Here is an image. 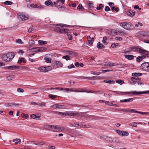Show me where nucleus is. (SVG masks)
<instances>
[{
  "mask_svg": "<svg viewBox=\"0 0 149 149\" xmlns=\"http://www.w3.org/2000/svg\"><path fill=\"white\" fill-rule=\"evenodd\" d=\"M67 52H68V53H67L68 54L71 55L72 56H75V52H74L70 51H67Z\"/></svg>",
  "mask_w": 149,
  "mask_h": 149,
  "instance_id": "42",
  "label": "nucleus"
},
{
  "mask_svg": "<svg viewBox=\"0 0 149 149\" xmlns=\"http://www.w3.org/2000/svg\"><path fill=\"white\" fill-rule=\"evenodd\" d=\"M15 55L14 53L12 52L6 53L2 56L3 60L6 62H8L13 59Z\"/></svg>",
  "mask_w": 149,
  "mask_h": 149,
  "instance_id": "2",
  "label": "nucleus"
},
{
  "mask_svg": "<svg viewBox=\"0 0 149 149\" xmlns=\"http://www.w3.org/2000/svg\"><path fill=\"white\" fill-rule=\"evenodd\" d=\"M7 68L10 70H15L16 69H18L19 68V67L15 66V65H11L10 66H7L6 67Z\"/></svg>",
  "mask_w": 149,
  "mask_h": 149,
  "instance_id": "22",
  "label": "nucleus"
},
{
  "mask_svg": "<svg viewBox=\"0 0 149 149\" xmlns=\"http://www.w3.org/2000/svg\"><path fill=\"white\" fill-rule=\"evenodd\" d=\"M13 141L15 142V144H20L21 142V140L20 139H14L13 140Z\"/></svg>",
  "mask_w": 149,
  "mask_h": 149,
  "instance_id": "32",
  "label": "nucleus"
},
{
  "mask_svg": "<svg viewBox=\"0 0 149 149\" xmlns=\"http://www.w3.org/2000/svg\"><path fill=\"white\" fill-rule=\"evenodd\" d=\"M34 4H28L27 6L28 8H34Z\"/></svg>",
  "mask_w": 149,
  "mask_h": 149,
  "instance_id": "50",
  "label": "nucleus"
},
{
  "mask_svg": "<svg viewBox=\"0 0 149 149\" xmlns=\"http://www.w3.org/2000/svg\"><path fill=\"white\" fill-rule=\"evenodd\" d=\"M129 112L138 113L139 111H136V110L135 109H129Z\"/></svg>",
  "mask_w": 149,
  "mask_h": 149,
  "instance_id": "38",
  "label": "nucleus"
},
{
  "mask_svg": "<svg viewBox=\"0 0 149 149\" xmlns=\"http://www.w3.org/2000/svg\"><path fill=\"white\" fill-rule=\"evenodd\" d=\"M70 126L72 127H78L79 126L81 127V126L78 123H71L70 124Z\"/></svg>",
  "mask_w": 149,
  "mask_h": 149,
  "instance_id": "24",
  "label": "nucleus"
},
{
  "mask_svg": "<svg viewBox=\"0 0 149 149\" xmlns=\"http://www.w3.org/2000/svg\"><path fill=\"white\" fill-rule=\"evenodd\" d=\"M139 78H135L134 77H132L131 78V80L130 81V83L132 85H134L137 83L138 79H139Z\"/></svg>",
  "mask_w": 149,
  "mask_h": 149,
  "instance_id": "16",
  "label": "nucleus"
},
{
  "mask_svg": "<svg viewBox=\"0 0 149 149\" xmlns=\"http://www.w3.org/2000/svg\"><path fill=\"white\" fill-rule=\"evenodd\" d=\"M107 40V38L106 37L104 36L103 37V39L102 40V42L105 45H107V42H106V41Z\"/></svg>",
  "mask_w": 149,
  "mask_h": 149,
  "instance_id": "47",
  "label": "nucleus"
},
{
  "mask_svg": "<svg viewBox=\"0 0 149 149\" xmlns=\"http://www.w3.org/2000/svg\"><path fill=\"white\" fill-rule=\"evenodd\" d=\"M54 62L53 65L58 68H62L63 66V63L60 61L56 60Z\"/></svg>",
  "mask_w": 149,
  "mask_h": 149,
  "instance_id": "10",
  "label": "nucleus"
},
{
  "mask_svg": "<svg viewBox=\"0 0 149 149\" xmlns=\"http://www.w3.org/2000/svg\"><path fill=\"white\" fill-rule=\"evenodd\" d=\"M142 75V74L141 73H136L135 72L132 73V75L133 76L137 77L140 76Z\"/></svg>",
  "mask_w": 149,
  "mask_h": 149,
  "instance_id": "35",
  "label": "nucleus"
},
{
  "mask_svg": "<svg viewBox=\"0 0 149 149\" xmlns=\"http://www.w3.org/2000/svg\"><path fill=\"white\" fill-rule=\"evenodd\" d=\"M113 71V70H102V72H101L102 73H105L109 72H111Z\"/></svg>",
  "mask_w": 149,
  "mask_h": 149,
  "instance_id": "51",
  "label": "nucleus"
},
{
  "mask_svg": "<svg viewBox=\"0 0 149 149\" xmlns=\"http://www.w3.org/2000/svg\"><path fill=\"white\" fill-rule=\"evenodd\" d=\"M118 43H114L112 44L111 45V47L113 48H115L116 46L118 45Z\"/></svg>",
  "mask_w": 149,
  "mask_h": 149,
  "instance_id": "56",
  "label": "nucleus"
},
{
  "mask_svg": "<svg viewBox=\"0 0 149 149\" xmlns=\"http://www.w3.org/2000/svg\"><path fill=\"white\" fill-rule=\"evenodd\" d=\"M41 72H46L51 70L52 67L51 66H41L37 68Z\"/></svg>",
  "mask_w": 149,
  "mask_h": 149,
  "instance_id": "6",
  "label": "nucleus"
},
{
  "mask_svg": "<svg viewBox=\"0 0 149 149\" xmlns=\"http://www.w3.org/2000/svg\"><path fill=\"white\" fill-rule=\"evenodd\" d=\"M65 132L72 137L76 135V131L70 129H66L65 130Z\"/></svg>",
  "mask_w": 149,
  "mask_h": 149,
  "instance_id": "8",
  "label": "nucleus"
},
{
  "mask_svg": "<svg viewBox=\"0 0 149 149\" xmlns=\"http://www.w3.org/2000/svg\"><path fill=\"white\" fill-rule=\"evenodd\" d=\"M121 29H113L111 31L114 33L115 34L119 35L121 32Z\"/></svg>",
  "mask_w": 149,
  "mask_h": 149,
  "instance_id": "18",
  "label": "nucleus"
},
{
  "mask_svg": "<svg viewBox=\"0 0 149 149\" xmlns=\"http://www.w3.org/2000/svg\"><path fill=\"white\" fill-rule=\"evenodd\" d=\"M142 92H138L136 91H131L130 92H125L124 94L127 95H138L142 94Z\"/></svg>",
  "mask_w": 149,
  "mask_h": 149,
  "instance_id": "9",
  "label": "nucleus"
},
{
  "mask_svg": "<svg viewBox=\"0 0 149 149\" xmlns=\"http://www.w3.org/2000/svg\"><path fill=\"white\" fill-rule=\"evenodd\" d=\"M45 4L47 6H53V3L50 0H48L46 1L45 2Z\"/></svg>",
  "mask_w": 149,
  "mask_h": 149,
  "instance_id": "26",
  "label": "nucleus"
},
{
  "mask_svg": "<svg viewBox=\"0 0 149 149\" xmlns=\"http://www.w3.org/2000/svg\"><path fill=\"white\" fill-rule=\"evenodd\" d=\"M125 35H126V33L125 30L122 29L121 32H120V33L119 35L122 36H124Z\"/></svg>",
  "mask_w": 149,
  "mask_h": 149,
  "instance_id": "49",
  "label": "nucleus"
},
{
  "mask_svg": "<svg viewBox=\"0 0 149 149\" xmlns=\"http://www.w3.org/2000/svg\"><path fill=\"white\" fill-rule=\"evenodd\" d=\"M139 113L143 115L149 114V112H143L140 111H139Z\"/></svg>",
  "mask_w": 149,
  "mask_h": 149,
  "instance_id": "57",
  "label": "nucleus"
},
{
  "mask_svg": "<svg viewBox=\"0 0 149 149\" xmlns=\"http://www.w3.org/2000/svg\"><path fill=\"white\" fill-rule=\"evenodd\" d=\"M17 15L18 16V18H20L22 21L27 20L29 17L28 15L25 13H18Z\"/></svg>",
  "mask_w": 149,
  "mask_h": 149,
  "instance_id": "5",
  "label": "nucleus"
},
{
  "mask_svg": "<svg viewBox=\"0 0 149 149\" xmlns=\"http://www.w3.org/2000/svg\"><path fill=\"white\" fill-rule=\"evenodd\" d=\"M22 116L23 118H28L29 116L27 114H25L24 113H22Z\"/></svg>",
  "mask_w": 149,
  "mask_h": 149,
  "instance_id": "55",
  "label": "nucleus"
},
{
  "mask_svg": "<svg viewBox=\"0 0 149 149\" xmlns=\"http://www.w3.org/2000/svg\"><path fill=\"white\" fill-rule=\"evenodd\" d=\"M128 135L129 133L128 132L123 131L121 136H128Z\"/></svg>",
  "mask_w": 149,
  "mask_h": 149,
  "instance_id": "33",
  "label": "nucleus"
},
{
  "mask_svg": "<svg viewBox=\"0 0 149 149\" xmlns=\"http://www.w3.org/2000/svg\"><path fill=\"white\" fill-rule=\"evenodd\" d=\"M33 30V27L31 26L29 29L28 30V32L29 33H31Z\"/></svg>",
  "mask_w": 149,
  "mask_h": 149,
  "instance_id": "62",
  "label": "nucleus"
},
{
  "mask_svg": "<svg viewBox=\"0 0 149 149\" xmlns=\"http://www.w3.org/2000/svg\"><path fill=\"white\" fill-rule=\"evenodd\" d=\"M136 48L135 47H130L129 49H126L124 51V53L125 54H128L130 52L136 51Z\"/></svg>",
  "mask_w": 149,
  "mask_h": 149,
  "instance_id": "20",
  "label": "nucleus"
},
{
  "mask_svg": "<svg viewBox=\"0 0 149 149\" xmlns=\"http://www.w3.org/2000/svg\"><path fill=\"white\" fill-rule=\"evenodd\" d=\"M101 73L100 72H95L94 71H91V73L94 75H98Z\"/></svg>",
  "mask_w": 149,
  "mask_h": 149,
  "instance_id": "48",
  "label": "nucleus"
},
{
  "mask_svg": "<svg viewBox=\"0 0 149 149\" xmlns=\"http://www.w3.org/2000/svg\"><path fill=\"white\" fill-rule=\"evenodd\" d=\"M58 125H51L50 131L54 132H57Z\"/></svg>",
  "mask_w": 149,
  "mask_h": 149,
  "instance_id": "21",
  "label": "nucleus"
},
{
  "mask_svg": "<svg viewBox=\"0 0 149 149\" xmlns=\"http://www.w3.org/2000/svg\"><path fill=\"white\" fill-rule=\"evenodd\" d=\"M130 125L134 127H136L137 126V124L136 122H134L133 123H131Z\"/></svg>",
  "mask_w": 149,
  "mask_h": 149,
  "instance_id": "60",
  "label": "nucleus"
},
{
  "mask_svg": "<svg viewBox=\"0 0 149 149\" xmlns=\"http://www.w3.org/2000/svg\"><path fill=\"white\" fill-rule=\"evenodd\" d=\"M103 5L102 4H100L98 6H97L96 8L98 10H100L102 8Z\"/></svg>",
  "mask_w": 149,
  "mask_h": 149,
  "instance_id": "53",
  "label": "nucleus"
},
{
  "mask_svg": "<svg viewBox=\"0 0 149 149\" xmlns=\"http://www.w3.org/2000/svg\"><path fill=\"white\" fill-rule=\"evenodd\" d=\"M133 100V98H131L124 100H120V101L121 102H131Z\"/></svg>",
  "mask_w": 149,
  "mask_h": 149,
  "instance_id": "23",
  "label": "nucleus"
},
{
  "mask_svg": "<svg viewBox=\"0 0 149 149\" xmlns=\"http://www.w3.org/2000/svg\"><path fill=\"white\" fill-rule=\"evenodd\" d=\"M87 38L88 43L90 45H92L94 41V38H91L90 36H88Z\"/></svg>",
  "mask_w": 149,
  "mask_h": 149,
  "instance_id": "25",
  "label": "nucleus"
},
{
  "mask_svg": "<svg viewBox=\"0 0 149 149\" xmlns=\"http://www.w3.org/2000/svg\"><path fill=\"white\" fill-rule=\"evenodd\" d=\"M125 57L126 58L128 59L129 60H131L134 58V56L132 55H125Z\"/></svg>",
  "mask_w": 149,
  "mask_h": 149,
  "instance_id": "31",
  "label": "nucleus"
},
{
  "mask_svg": "<svg viewBox=\"0 0 149 149\" xmlns=\"http://www.w3.org/2000/svg\"><path fill=\"white\" fill-rule=\"evenodd\" d=\"M42 48L35 47L31 49L30 50L31 52H38L42 51Z\"/></svg>",
  "mask_w": 149,
  "mask_h": 149,
  "instance_id": "13",
  "label": "nucleus"
},
{
  "mask_svg": "<svg viewBox=\"0 0 149 149\" xmlns=\"http://www.w3.org/2000/svg\"><path fill=\"white\" fill-rule=\"evenodd\" d=\"M142 60V59L141 56H139L137 57L136 61L139 62L141 61Z\"/></svg>",
  "mask_w": 149,
  "mask_h": 149,
  "instance_id": "59",
  "label": "nucleus"
},
{
  "mask_svg": "<svg viewBox=\"0 0 149 149\" xmlns=\"http://www.w3.org/2000/svg\"><path fill=\"white\" fill-rule=\"evenodd\" d=\"M81 125H82V127H87V128H89L90 127V126L89 125L87 124H83V123H81Z\"/></svg>",
  "mask_w": 149,
  "mask_h": 149,
  "instance_id": "52",
  "label": "nucleus"
},
{
  "mask_svg": "<svg viewBox=\"0 0 149 149\" xmlns=\"http://www.w3.org/2000/svg\"><path fill=\"white\" fill-rule=\"evenodd\" d=\"M66 116H74L77 115L79 114L77 111H68L65 112Z\"/></svg>",
  "mask_w": 149,
  "mask_h": 149,
  "instance_id": "11",
  "label": "nucleus"
},
{
  "mask_svg": "<svg viewBox=\"0 0 149 149\" xmlns=\"http://www.w3.org/2000/svg\"><path fill=\"white\" fill-rule=\"evenodd\" d=\"M4 3L6 5H11L13 3L11 1H7L4 2Z\"/></svg>",
  "mask_w": 149,
  "mask_h": 149,
  "instance_id": "44",
  "label": "nucleus"
},
{
  "mask_svg": "<svg viewBox=\"0 0 149 149\" xmlns=\"http://www.w3.org/2000/svg\"><path fill=\"white\" fill-rule=\"evenodd\" d=\"M57 97V96L55 95L49 94V97L52 99H54L55 98H56Z\"/></svg>",
  "mask_w": 149,
  "mask_h": 149,
  "instance_id": "40",
  "label": "nucleus"
},
{
  "mask_svg": "<svg viewBox=\"0 0 149 149\" xmlns=\"http://www.w3.org/2000/svg\"><path fill=\"white\" fill-rule=\"evenodd\" d=\"M94 77H94V76L91 77H83V78L84 79H85L91 80V79H93V78Z\"/></svg>",
  "mask_w": 149,
  "mask_h": 149,
  "instance_id": "54",
  "label": "nucleus"
},
{
  "mask_svg": "<svg viewBox=\"0 0 149 149\" xmlns=\"http://www.w3.org/2000/svg\"><path fill=\"white\" fill-rule=\"evenodd\" d=\"M66 129L64 127H61L59 125H58L57 132H63V131H64L65 132Z\"/></svg>",
  "mask_w": 149,
  "mask_h": 149,
  "instance_id": "27",
  "label": "nucleus"
},
{
  "mask_svg": "<svg viewBox=\"0 0 149 149\" xmlns=\"http://www.w3.org/2000/svg\"><path fill=\"white\" fill-rule=\"evenodd\" d=\"M69 91L70 92H83L82 91H79L77 90L76 89H74L73 88H69Z\"/></svg>",
  "mask_w": 149,
  "mask_h": 149,
  "instance_id": "37",
  "label": "nucleus"
},
{
  "mask_svg": "<svg viewBox=\"0 0 149 149\" xmlns=\"http://www.w3.org/2000/svg\"><path fill=\"white\" fill-rule=\"evenodd\" d=\"M116 82L120 84V85H122L124 83V81L123 80H121L120 79H118L116 80Z\"/></svg>",
  "mask_w": 149,
  "mask_h": 149,
  "instance_id": "41",
  "label": "nucleus"
},
{
  "mask_svg": "<svg viewBox=\"0 0 149 149\" xmlns=\"http://www.w3.org/2000/svg\"><path fill=\"white\" fill-rule=\"evenodd\" d=\"M136 51L139 52V53L141 54H144L146 55L148 54V52L146 50L140 48H136Z\"/></svg>",
  "mask_w": 149,
  "mask_h": 149,
  "instance_id": "12",
  "label": "nucleus"
},
{
  "mask_svg": "<svg viewBox=\"0 0 149 149\" xmlns=\"http://www.w3.org/2000/svg\"><path fill=\"white\" fill-rule=\"evenodd\" d=\"M62 58L65 59L67 61L70 60V56L68 55L63 56L62 57Z\"/></svg>",
  "mask_w": 149,
  "mask_h": 149,
  "instance_id": "45",
  "label": "nucleus"
},
{
  "mask_svg": "<svg viewBox=\"0 0 149 149\" xmlns=\"http://www.w3.org/2000/svg\"><path fill=\"white\" fill-rule=\"evenodd\" d=\"M127 14L130 17H132L134 16L135 14V12L134 10H130L127 11Z\"/></svg>",
  "mask_w": 149,
  "mask_h": 149,
  "instance_id": "15",
  "label": "nucleus"
},
{
  "mask_svg": "<svg viewBox=\"0 0 149 149\" xmlns=\"http://www.w3.org/2000/svg\"><path fill=\"white\" fill-rule=\"evenodd\" d=\"M123 131H121L119 130H116V132L119 135L121 136Z\"/></svg>",
  "mask_w": 149,
  "mask_h": 149,
  "instance_id": "61",
  "label": "nucleus"
},
{
  "mask_svg": "<svg viewBox=\"0 0 149 149\" xmlns=\"http://www.w3.org/2000/svg\"><path fill=\"white\" fill-rule=\"evenodd\" d=\"M45 62L47 63H51L52 61V58L48 56H46L44 58Z\"/></svg>",
  "mask_w": 149,
  "mask_h": 149,
  "instance_id": "30",
  "label": "nucleus"
},
{
  "mask_svg": "<svg viewBox=\"0 0 149 149\" xmlns=\"http://www.w3.org/2000/svg\"><path fill=\"white\" fill-rule=\"evenodd\" d=\"M54 28L55 29V30L58 32L61 33H68L69 31L67 29L63 27L66 26L64 24H59L54 25Z\"/></svg>",
  "mask_w": 149,
  "mask_h": 149,
  "instance_id": "1",
  "label": "nucleus"
},
{
  "mask_svg": "<svg viewBox=\"0 0 149 149\" xmlns=\"http://www.w3.org/2000/svg\"><path fill=\"white\" fill-rule=\"evenodd\" d=\"M97 47L98 48L102 49L104 48V46L101 44L100 42H98L97 44Z\"/></svg>",
  "mask_w": 149,
  "mask_h": 149,
  "instance_id": "29",
  "label": "nucleus"
},
{
  "mask_svg": "<svg viewBox=\"0 0 149 149\" xmlns=\"http://www.w3.org/2000/svg\"><path fill=\"white\" fill-rule=\"evenodd\" d=\"M103 82L105 83H109V84H113L115 82L112 79L109 80L106 79L104 80Z\"/></svg>",
  "mask_w": 149,
  "mask_h": 149,
  "instance_id": "28",
  "label": "nucleus"
},
{
  "mask_svg": "<svg viewBox=\"0 0 149 149\" xmlns=\"http://www.w3.org/2000/svg\"><path fill=\"white\" fill-rule=\"evenodd\" d=\"M67 36L68 38V39L70 40H71L72 39V35H70V34L68 33L67 34Z\"/></svg>",
  "mask_w": 149,
  "mask_h": 149,
  "instance_id": "63",
  "label": "nucleus"
},
{
  "mask_svg": "<svg viewBox=\"0 0 149 149\" xmlns=\"http://www.w3.org/2000/svg\"><path fill=\"white\" fill-rule=\"evenodd\" d=\"M31 118L33 119L36 120H39L40 118V116L39 114L36 115L32 114L31 115Z\"/></svg>",
  "mask_w": 149,
  "mask_h": 149,
  "instance_id": "19",
  "label": "nucleus"
},
{
  "mask_svg": "<svg viewBox=\"0 0 149 149\" xmlns=\"http://www.w3.org/2000/svg\"><path fill=\"white\" fill-rule=\"evenodd\" d=\"M51 125H46L44 126V128L49 130H50Z\"/></svg>",
  "mask_w": 149,
  "mask_h": 149,
  "instance_id": "39",
  "label": "nucleus"
},
{
  "mask_svg": "<svg viewBox=\"0 0 149 149\" xmlns=\"http://www.w3.org/2000/svg\"><path fill=\"white\" fill-rule=\"evenodd\" d=\"M38 43L40 45H43L46 44L47 43V42L45 41L39 40L38 41Z\"/></svg>",
  "mask_w": 149,
  "mask_h": 149,
  "instance_id": "36",
  "label": "nucleus"
},
{
  "mask_svg": "<svg viewBox=\"0 0 149 149\" xmlns=\"http://www.w3.org/2000/svg\"><path fill=\"white\" fill-rule=\"evenodd\" d=\"M77 8L78 9L80 10L81 9H83L84 8L83 6H82L81 4H79Z\"/></svg>",
  "mask_w": 149,
  "mask_h": 149,
  "instance_id": "58",
  "label": "nucleus"
},
{
  "mask_svg": "<svg viewBox=\"0 0 149 149\" xmlns=\"http://www.w3.org/2000/svg\"><path fill=\"white\" fill-rule=\"evenodd\" d=\"M35 8L41 9L42 8V7L40 4H36L35 5H34V8Z\"/></svg>",
  "mask_w": 149,
  "mask_h": 149,
  "instance_id": "46",
  "label": "nucleus"
},
{
  "mask_svg": "<svg viewBox=\"0 0 149 149\" xmlns=\"http://www.w3.org/2000/svg\"><path fill=\"white\" fill-rule=\"evenodd\" d=\"M141 68L143 70L149 72V62L143 63L141 65Z\"/></svg>",
  "mask_w": 149,
  "mask_h": 149,
  "instance_id": "7",
  "label": "nucleus"
},
{
  "mask_svg": "<svg viewBox=\"0 0 149 149\" xmlns=\"http://www.w3.org/2000/svg\"><path fill=\"white\" fill-rule=\"evenodd\" d=\"M120 26L123 28L128 30H131L134 28L131 23L126 22H121L120 24Z\"/></svg>",
  "mask_w": 149,
  "mask_h": 149,
  "instance_id": "4",
  "label": "nucleus"
},
{
  "mask_svg": "<svg viewBox=\"0 0 149 149\" xmlns=\"http://www.w3.org/2000/svg\"><path fill=\"white\" fill-rule=\"evenodd\" d=\"M22 62H23L24 63H26V61L25 60V58H23V57H22V58H21L18 61V63H19V64H20Z\"/></svg>",
  "mask_w": 149,
  "mask_h": 149,
  "instance_id": "34",
  "label": "nucleus"
},
{
  "mask_svg": "<svg viewBox=\"0 0 149 149\" xmlns=\"http://www.w3.org/2000/svg\"><path fill=\"white\" fill-rule=\"evenodd\" d=\"M53 107L54 109L58 108L59 109H64L66 107L64 105H61L59 104H56L53 106Z\"/></svg>",
  "mask_w": 149,
  "mask_h": 149,
  "instance_id": "14",
  "label": "nucleus"
},
{
  "mask_svg": "<svg viewBox=\"0 0 149 149\" xmlns=\"http://www.w3.org/2000/svg\"><path fill=\"white\" fill-rule=\"evenodd\" d=\"M17 91L19 93H23L24 92V90L21 88H18L17 89Z\"/></svg>",
  "mask_w": 149,
  "mask_h": 149,
  "instance_id": "64",
  "label": "nucleus"
},
{
  "mask_svg": "<svg viewBox=\"0 0 149 149\" xmlns=\"http://www.w3.org/2000/svg\"><path fill=\"white\" fill-rule=\"evenodd\" d=\"M65 2V0H57L56 2H54L53 3V5L54 4L55 5L54 6L57 7L58 10L61 11H63L64 10L63 4Z\"/></svg>",
  "mask_w": 149,
  "mask_h": 149,
  "instance_id": "3",
  "label": "nucleus"
},
{
  "mask_svg": "<svg viewBox=\"0 0 149 149\" xmlns=\"http://www.w3.org/2000/svg\"><path fill=\"white\" fill-rule=\"evenodd\" d=\"M15 42L16 43L18 44H22L23 43L21 39H17L16 40Z\"/></svg>",
  "mask_w": 149,
  "mask_h": 149,
  "instance_id": "43",
  "label": "nucleus"
},
{
  "mask_svg": "<svg viewBox=\"0 0 149 149\" xmlns=\"http://www.w3.org/2000/svg\"><path fill=\"white\" fill-rule=\"evenodd\" d=\"M86 6L88 9L91 10L93 9L94 8L93 3L92 1H89L86 4Z\"/></svg>",
  "mask_w": 149,
  "mask_h": 149,
  "instance_id": "17",
  "label": "nucleus"
}]
</instances>
